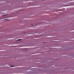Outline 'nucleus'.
Returning <instances> with one entry per match:
<instances>
[{"instance_id": "1", "label": "nucleus", "mask_w": 74, "mask_h": 74, "mask_svg": "<svg viewBox=\"0 0 74 74\" xmlns=\"http://www.w3.org/2000/svg\"><path fill=\"white\" fill-rule=\"evenodd\" d=\"M4 16V18H7L8 17H7V14H6V15H5V14L3 16Z\"/></svg>"}, {"instance_id": "2", "label": "nucleus", "mask_w": 74, "mask_h": 74, "mask_svg": "<svg viewBox=\"0 0 74 74\" xmlns=\"http://www.w3.org/2000/svg\"><path fill=\"white\" fill-rule=\"evenodd\" d=\"M22 40L21 39H18L17 40V41H20V40Z\"/></svg>"}, {"instance_id": "3", "label": "nucleus", "mask_w": 74, "mask_h": 74, "mask_svg": "<svg viewBox=\"0 0 74 74\" xmlns=\"http://www.w3.org/2000/svg\"><path fill=\"white\" fill-rule=\"evenodd\" d=\"M4 21H8V20L6 19H4Z\"/></svg>"}, {"instance_id": "4", "label": "nucleus", "mask_w": 74, "mask_h": 74, "mask_svg": "<svg viewBox=\"0 0 74 74\" xmlns=\"http://www.w3.org/2000/svg\"><path fill=\"white\" fill-rule=\"evenodd\" d=\"M14 67V66H13V65H12V66H10V67Z\"/></svg>"}, {"instance_id": "5", "label": "nucleus", "mask_w": 74, "mask_h": 74, "mask_svg": "<svg viewBox=\"0 0 74 74\" xmlns=\"http://www.w3.org/2000/svg\"><path fill=\"white\" fill-rule=\"evenodd\" d=\"M31 25H33V24H31Z\"/></svg>"}]
</instances>
